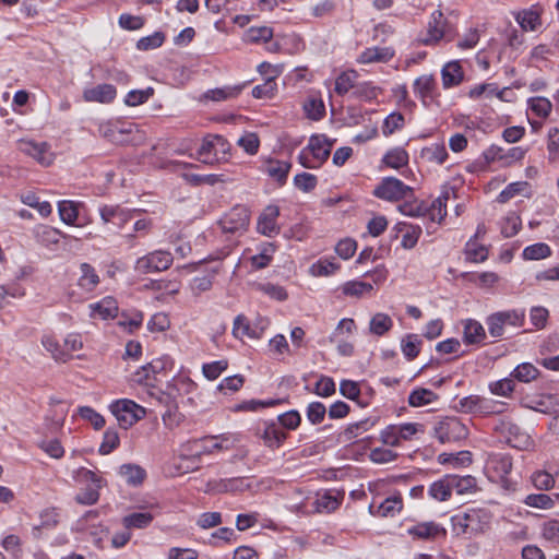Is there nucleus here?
I'll return each mask as SVG.
<instances>
[{"label":"nucleus","instance_id":"obj_1","mask_svg":"<svg viewBox=\"0 0 559 559\" xmlns=\"http://www.w3.org/2000/svg\"><path fill=\"white\" fill-rule=\"evenodd\" d=\"M492 513L485 508H471L452 516L453 532L469 537L484 534L490 528Z\"/></svg>","mask_w":559,"mask_h":559},{"label":"nucleus","instance_id":"obj_2","mask_svg":"<svg viewBox=\"0 0 559 559\" xmlns=\"http://www.w3.org/2000/svg\"><path fill=\"white\" fill-rule=\"evenodd\" d=\"M334 142L324 134L311 135L298 155L300 165L309 169L320 168L329 158Z\"/></svg>","mask_w":559,"mask_h":559},{"label":"nucleus","instance_id":"obj_3","mask_svg":"<svg viewBox=\"0 0 559 559\" xmlns=\"http://www.w3.org/2000/svg\"><path fill=\"white\" fill-rule=\"evenodd\" d=\"M525 322L524 309H511L491 313L486 319L489 334L492 337H502L504 334V326L522 328Z\"/></svg>","mask_w":559,"mask_h":559},{"label":"nucleus","instance_id":"obj_4","mask_svg":"<svg viewBox=\"0 0 559 559\" xmlns=\"http://www.w3.org/2000/svg\"><path fill=\"white\" fill-rule=\"evenodd\" d=\"M109 409L124 429L134 425L146 414L144 407L128 399L112 402Z\"/></svg>","mask_w":559,"mask_h":559},{"label":"nucleus","instance_id":"obj_5","mask_svg":"<svg viewBox=\"0 0 559 559\" xmlns=\"http://www.w3.org/2000/svg\"><path fill=\"white\" fill-rule=\"evenodd\" d=\"M174 258L169 251L155 250L139 258L134 270L140 274H150L166 271L173 264Z\"/></svg>","mask_w":559,"mask_h":559},{"label":"nucleus","instance_id":"obj_6","mask_svg":"<svg viewBox=\"0 0 559 559\" xmlns=\"http://www.w3.org/2000/svg\"><path fill=\"white\" fill-rule=\"evenodd\" d=\"M435 436L441 443L464 440L468 436L467 427L456 417H445L435 427Z\"/></svg>","mask_w":559,"mask_h":559},{"label":"nucleus","instance_id":"obj_7","mask_svg":"<svg viewBox=\"0 0 559 559\" xmlns=\"http://www.w3.org/2000/svg\"><path fill=\"white\" fill-rule=\"evenodd\" d=\"M267 325L269 320L265 318L258 317L257 320L251 323L245 314H238L234 319L231 333L235 338L240 341L245 337L261 338Z\"/></svg>","mask_w":559,"mask_h":559},{"label":"nucleus","instance_id":"obj_8","mask_svg":"<svg viewBox=\"0 0 559 559\" xmlns=\"http://www.w3.org/2000/svg\"><path fill=\"white\" fill-rule=\"evenodd\" d=\"M254 433L266 448L273 450L280 448L287 438V433L281 429V424L275 420L259 423Z\"/></svg>","mask_w":559,"mask_h":559},{"label":"nucleus","instance_id":"obj_9","mask_svg":"<svg viewBox=\"0 0 559 559\" xmlns=\"http://www.w3.org/2000/svg\"><path fill=\"white\" fill-rule=\"evenodd\" d=\"M218 225L226 234L245 231L249 225V212L246 207L237 205L219 219Z\"/></svg>","mask_w":559,"mask_h":559},{"label":"nucleus","instance_id":"obj_10","mask_svg":"<svg viewBox=\"0 0 559 559\" xmlns=\"http://www.w3.org/2000/svg\"><path fill=\"white\" fill-rule=\"evenodd\" d=\"M412 192V188L402 180L388 177L374 189V195L385 201H399Z\"/></svg>","mask_w":559,"mask_h":559},{"label":"nucleus","instance_id":"obj_11","mask_svg":"<svg viewBox=\"0 0 559 559\" xmlns=\"http://www.w3.org/2000/svg\"><path fill=\"white\" fill-rule=\"evenodd\" d=\"M457 409L461 413L473 415H489L498 413L497 403L479 395H468L459 401Z\"/></svg>","mask_w":559,"mask_h":559},{"label":"nucleus","instance_id":"obj_12","mask_svg":"<svg viewBox=\"0 0 559 559\" xmlns=\"http://www.w3.org/2000/svg\"><path fill=\"white\" fill-rule=\"evenodd\" d=\"M406 532L414 540L431 542L439 537L444 538L447 536V530L433 521L415 523L407 527Z\"/></svg>","mask_w":559,"mask_h":559},{"label":"nucleus","instance_id":"obj_13","mask_svg":"<svg viewBox=\"0 0 559 559\" xmlns=\"http://www.w3.org/2000/svg\"><path fill=\"white\" fill-rule=\"evenodd\" d=\"M19 150L34 158L41 166H49L53 162V154L46 142L21 140L19 141Z\"/></svg>","mask_w":559,"mask_h":559},{"label":"nucleus","instance_id":"obj_14","mask_svg":"<svg viewBox=\"0 0 559 559\" xmlns=\"http://www.w3.org/2000/svg\"><path fill=\"white\" fill-rule=\"evenodd\" d=\"M512 469L511 456L503 453L489 455L486 462V471L493 480L506 483L507 475Z\"/></svg>","mask_w":559,"mask_h":559},{"label":"nucleus","instance_id":"obj_15","mask_svg":"<svg viewBox=\"0 0 559 559\" xmlns=\"http://www.w3.org/2000/svg\"><path fill=\"white\" fill-rule=\"evenodd\" d=\"M290 168L289 162L269 157L263 160L261 170L282 187L287 181Z\"/></svg>","mask_w":559,"mask_h":559},{"label":"nucleus","instance_id":"obj_16","mask_svg":"<svg viewBox=\"0 0 559 559\" xmlns=\"http://www.w3.org/2000/svg\"><path fill=\"white\" fill-rule=\"evenodd\" d=\"M134 211L121 207L120 205H103L99 215L104 224H112L122 228L130 219Z\"/></svg>","mask_w":559,"mask_h":559},{"label":"nucleus","instance_id":"obj_17","mask_svg":"<svg viewBox=\"0 0 559 559\" xmlns=\"http://www.w3.org/2000/svg\"><path fill=\"white\" fill-rule=\"evenodd\" d=\"M280 216V207L276 205L266 206L258 219V230L264 236L272 237L280 233L277 217Z\"/></svg>","mask_w":559,"mask_h":559},{"label":"nucleus","instance_id":"obj_18","mask_svg":"<svg viewBox=\"0 0 559 559\" xmlns=\"http://www.w3.org/2000/svg\"><path fill=\"white\" fill-rule=\"evenodd\" d=\"M117 95V90L112 84H98L96 86L85 88L83 99L88 103L109 104Z\"/></svg>","mask_w":559,"mask_h":559},{"label":"nucleus","instance_id":"obj_19","mask_svg":"<svg viewBox=\"0 0 559 559\" xmlns=\"http://www.w3.org/2000/svg\"><path fill=\"white\" fill-rule=\"evenodd\" d=\"M90 309L93 319L109 320L117 317L119 307L114 297L107 296L97 302L91 304Z\"/></svg>","mask_w":559,"mask_h":559},{"label":"nucleus","instance_id":"obj_20","mask_svg":"<svg viewBox=\"0 0 559 559\" xmlns=\"http://www.w3.org/2000/svg\"><path fill=\"white\" fill-rule=\"evenodd\" d=\"M133 130V126L128 128L119 126L118 123L105 122L99 126V133L103 138L112 143L123 144L130 142L127 138Z\"/></svg>","mask_w":559,"mask_h":559},{"label":"nucleus","instance_id":"obj_21","mask_svg":"<svg viewBox=\"0 0 559 559\" xmlns=\"http://www.w3.org/2000/svg\"><path fill=\"white\" fill-rule=\"evenodd\" d=\"M33 235L39 245L47 248H51L58 245L61 238L68 237L67 235L62 234L59 229L43 224L37 225L33 229Z\"/></svg>","mask_w":559,"mask_h":559},{"label":"nucleus","instance_id":"obj_22","mask_svg":"<svg viewBox=\"0 0 559 559\" xmlns=\"http://www.w3.org/2000/svg\"><path fill=\"white\" fill-rule=\"evenodd\" d=\"M463 342L466 345H479L486 338V332L480 322L474 319H465L462 321Z\"/></svg>","mask_w":559,"mask_h":559},{"label":"nucleus","instance_id":"obj_23","mask_svg":"<svg viewBox=\"0 0 559 559\" xmlns=\"http://www.w3.org/2000/svg\"><path fill=\"white\" fill-rule=\"evenodd\" d=\"M395 229L402 234L401 247L411 250L416 247L421 236V227L406 222H399Z\"/></svg>","mask_w":559,"mask_h":559},{"label":"nucleus","instance_id":"obj_24","mask_svg":"<svg viewBox=\"0 0 559 559\" xmlns=\"http://www.w3.org/2000/svg\"><path fill=\"white\" fill-rule=\"evenodd\" d=\"M464 71L460 61L453 60L445 63L441 70V80L444 88H451L462 83Z\"/></svg>","mask_w":559,"mask_h":559},{"label":"nucleus","instance_id":"obj_25","mask_svg":"<svg viewBox=\"0 0 559 559\" xmlns=\"http://www.w3.org/2000/svg\"><path fill=\"white\" fill-rule=\"evenodd\" d=\"M343 500V495L337 491L328 490L318 493L314 501V510L319 513H330L335 511Z\"/></svg>","mask_w":559,"mask_h":559},{"label":"nucleus","instance_id":"obj_26","mask_svg":"<svg viewBox=\"0 0 559 559\" xmlns=\"http://www.w3.org/2000/svg\"><path fill=\"white\" fill-rule=\"evenodd\" d=\"M394 57V50L390 47H370L366 48L358 57L357 61L362 64L373 62H388Z\"/></svg>","mask_w":559,"mask_h":559},{"label":"nucleus","instance_id":"obj_27","mask_svg":"<svg viewBox=\"0 0 559 559\" xmlns=\"http://www.w3.org/2000/svg\"><path fill=\"white\" fill-rule=\"evenodd\" d=\"M452 491L451 475H445L433 481L428 488L429 497L440 502L448 501L452 496Z\"/></svg>","mask_w":559,"mask_h":559},{"label":"nucleus","instance_id":"obj_28","mask_svg":"<svg viewBox=\"0 0 559 559\" xmlns=\"http://www.w3.org/2000/svg\"><path fill=\"white\" fill-rule=\"evenodd\" d=\"M444 24L442 12L439 10L435 11L431 14L427 37L423 39V44L431 45L438 43L444 36Z\"/></svg>","mask_w":559,"mask_h":559},{"label":"nucleus","instance_id":"obj_29","mask_svg":"<svg viewBox=\"0 0 559 559\" xmlns=\"http://www.w3.org/2000/svg\"><path fill=\"white\" fill-rule=\"evenodd\" d=\"M450 198V191H443L436 200L432 201L430 206H426V215L429 216L431 222L441 224L447 216V202Z\"/></svg>","mask_w":559,"mask_h":559},{"label":"nucleus","instance_id":"obj_30","mask_svg":"<svg viewBox=\"0 0 559 559\" xmlns=\"http://www.w3.org/2000/svg\"><path fill=\"white\" fill-rule=\"evenodd\" d=\"M402 508L403 501L401 496H392L381 502L376 510H373V506H370L369 510L376 516L388 518L397 514Z\"/></svg>","mask_w":559,"mask_h":559},{"label":"nucleus","instance_id":"obj_31","mask_svg":"<svg viewBox=\"0 0 559 559\" xmlns=\"http://www.w3.org/2000/svg\"><path fill=\"white\" fill-rule=\"evenodd\" d=\"M80 276L78 278V285L86 293L93 292L99 284V276L96 270L88 263H82L80 265Z\"/></svg>","mask_w":559,"mask_h":559},{"label":"nucleus","instance_id":"obj_32","mask_svg":"<svg viewBox=\"0 0 559 559\" xmlns=\"http://www.w3.org/2000/svg\"><path fill=\"white\" fill-rule=\"evenodd\" d=\"M221 449L222 444L213 437L189 442V450L193 452L192 455L195 457H200L203 454H211Z\"/></svg>","mask_w":559,"mask_h":559},{"label":"nucleus","instance_id":"obj_33","mask_svg":"<svg viewBox=\"0 0 559 559\" xmlns=\"http://www.w3.org/2000/svg\"><path fill=\"white\" fill-rule=\"evenodd\" d=\"M436 90V80L431 74H425L417 78L414 82V93L424 102L430 98Z\"/></svg>","mask_w":559,"mask_h":559},{"label":"nucleus","instance_id":"obj_34","mask_svg":"<svg viewBox=\"0 0 559 559\" xmlns=\"http://www.w3.org/2000/svg\"><path fill=\"white\" fill-rule=\"evenodd\" d=\"M213 134L206 135L197 151L195 158L201 163L212 165L216 162L215 158V140Z\"/></svg>","mask_w":559,"mask_h":559},{"label":"nucleus","instance_id":"obj_35","mask_svg":"<svg viewBox=\"0 0 559 559\" xmlns=\"http://www.w3.org/2000/svg\"><path fill=\"white\" fill-rule=\"evenodd\" d=\"M154 520L151 512H134L123 516L122 524L127 530L130 528H146Z\"/></svg>","mask_w":559,"mask_h":559},{"label":"nucleus","instance_id":"obj_36","mask_svg":"<svg viewBox=\"0 0 559 559\" xmlns=\"http://www.w3.org/2000/svg\"><path fill=\"white\" fill-rule=\"evenodd\" d=\"M438 400V395L425 388H418L408 395V404L413 407H420L433 403Z\"/></svg>","mask_w":559,"mask_h":559},{"label":"nucleus","instance_id":"obj_37","mask_svg":"<svg viewBox=\"0 0 559 559\" xmlns=\"http://www.w3.org/2000/svg\"><path fill=\"white\" fill-rule=\"evenodd\" d=\"M539 374L540 371L531 362H522L511 372V377L523 383L536 380Z\"/></svg>","mask_w":559,"mask_h":559},{"label":"nucleus","instance_id":"obj_38","mask_svg":"<svg viewBox=\"0 0 559 559\" xmlns=\"http://www.w3.org/2000/svg\"><path fill=\"white\" fill-rule=\"evenodd\" d=\"M383 164L393 169H400L408 163V153L402 147H394L385 153Z\"/></svg>","mask_w":559,"mask_h":559},{"label":"nucleus","instance_id":"obj_39","mask_svg":"<svg viewBox=\"0 0 559 559\" xmlns=\"http://www.w3.org/2000/svg\"><path fill=\"white\" fill-rule=\"evenodd\" d=\"M119 474L129 485H141L145 478V471L135 464H123L120 466Z\"/></svg>","mask_w":559,"mask_h":559},{"label":"nucleus","instance_id":"obj_40","mask_svg":"<svg viewBox=\"0 0 559 559\" xmlns=\"http://www.w3.org/2000/svg\"><path fill=\"white\" fill-rule=\"evenodd\" d=\"M451 483L453 490H455L457 495L472 493L475 492L477 489V480L475 477L471 475H451Z\"/></svg>","mask_w":559,"mask_h":559},{"label":"nucleus","instance_id":"obj_41","mask_svg":"<svg viewBox=\"0 0 559 559\" xmlns=\"http://www.w3.org/2000/svg\"><path fill=\"white\" fill-rule=\"evenodd\" d=\"M358 78V73L355 70H347L342 72L335 80L334 91L338 95H345L352 88L355 90V82Z\"/></svg>","mask_w":559,"mask_h":559},{"label":"nucleus","instance_id":"obj_42","mask_svg":"<svg viewBox=\"0 0 559 559\" xmlns=\"http://www.w3.org/2000/svg\"><path fill=\"white\" fill-rule=\"evenodd\" d=\"M393 326L391 317L386 313H376L369 324L370 332L374 335L382 336L389 332Z\"/></svg>","mask_w":559,"mask_h":559},{"label":"nucleus","instance_id":"obj_43","mask_svg":"<svg viewBox=\"0 0 559 559\" xmlns=\"http://www.w3.org/2000/svg\"><path fill=\"white\" fill-rule=\"evenodd\" d=\"M421 341L417 334H406L401 342V349L407 360L415 359L420 352Z\"/></svg>","mask_w":559,"mask_h":559},{"label":"nucleus","instance_id":"obj_44","mask_svg":"<svg viewBox=\"0 0 559 559\" xmlns=\"http://www.w3.org/2000/svg\"><path fill=\"white\" fill-rule=\"evenodd\" d=\"M175 367V361L169 355L153 359L146 366H143L144 371H152L153 376L166 373L171 371Z\"/></svg>","mask_w":559,"mask_h":559},{"label":"nucleus","instance_id":"obj_45","mask_svg":"<svg viewBox=\"0 0 559 559\" xmlns=\"http://www.w3.org/2000/svg\"><path fill=\"white\" fill-rule=\"evenodd\" d=\"M421 156L430 163L443 164L448 158V152L443 144L433 143L421 150Z\"/></svg>","mask_w":559,"mask_h":559},{"label":"nucleus","instance_id":"obj_46","mask_svg":"<svg viewBox=\"0 0 559 559\" xmlns=\"http://www.w3.org/2000/svg\"><path fill=\"white\" fill-rule=\"evenodd\" d=\"M78 206L79 203H75L74 201H60L58 203V211L61 221L68 225H74L79 215Z\"/></svg>","mask_w":559,"mask_h":559},{"label":"nucleus","instance_id":"obj_47","mask_svg":"<svg viewBox=\"0 0 559 559\" xmlns=\"http://www.w3.org/2000/svg\"><path fill=\"white\" fill-rule=\"evenodd\" d=\"M522 255L525 260H542L551 255V249L547 243L537 242L531 246H527Z\"/></svg>","mask_w":559,"mask_h":559},{"label":"nucleus","instance_id":"obj_48","mask_svg":"<svg viewBox=\"0 0 559 559\" xmlns=\"http://www.w3.org/2000/svg\"><path fill=\"white\" fill-rule=\"evenodd\" d=\"M380 92V87L373 85L372 82H361L356 84L353 94L359 99L371 102L378 97Z\"/></svg>","mask_w":559,"mask_h":559},{"label":"nucleus","instance_id":"obj_49","mask_svg":"<svg viewBox=\"0 0 559 559\" xmlns=\"http://www.w3.org/2000/svg\"><path fill=\"white\" fill-rule=\"evenodd\" d=\"M340 269V264L329 259H320L310 266L313 276H330Z\"/></svg>","mask_w":559,"mask_h":559},{"label":"nucleus","instance_id":"obj_50","mask_svg":"<svg viewBox=\"0 0 559 559\" xmlns=\"http://www.w3.org/2000/svg\"><path fill=\"white\" fill-rule=\"evenodd\" d=\"M41 344L48 350L52 357L58 361H67L69 359V355L64 349L61 348L59 342L56 337L51 335H45L41 338Z\"/></svg>","mask_w":559,"mask_h":559},{"label":"nucleus","instance_id":"obj_51","mask_svg":"<svg viewBox=\"0 0 559 559\" xmlns=\"http://www.w3.org/2000/svg\"><path fill=\"white\" fill-rule=\"evenodd\" d=\"M373 287L371 284L360 281L346 282L342 287L344 295L354 297H361L362 295L370 293Z\"/></svg>","mask_w":559,"mask_h":559},{"label":"nucleus","instance_id":"obj_52","mask_svg":"<svg viewBox=\"0 0 559 559\" xmlns=\"http://www.w3.org/2000/svg\"><path fill=\"white\" fill-rule=\"evenodd\" d=\"M237 144L249 155H255L260 147V139L254 132H247L240 136Z\"/></svg>","mask_w":559,"mask_h":559},{"label":"nucleus","instance_id":"obj_53","mask_svg":"<svg viewBox=\"0 0 559 559\" xmlns=\"http://www.w3.org/2000/svg\"><path fill=\"white\" fill-rule=\"evenodd\" d=\"M153 94L154 90L152 87H147L145 90H132L126 95L124 103L132 107L139 106L147 102Z\"/></svg>","mask_w":559,"mask_h":559},{"label":"nucleus","instance_id":"obj_54","mask_svg":"<svg viewBox=\"0 0 559 559\" xmlns=\"http://www.w3.org/2000/svg\"><path fill=\"white\" fill-rule=\"evenodd\" d=\"M78 413L84 420L90 421L96 430L105 426V418L90 406L79 407Z\"/></svg>","mask_w":559,"mask_h":559},{"label":"nucleus","instance_id":"obj_55","mask_svg":"<svg viewBox=\"0 0 559 559\" xmlns=\"http://www.w3.org/2000/svg\"><path fill=\"white\" fill-rule=\"evenodd\" d=\"M531 110L538 117L546 118L551 111L552 105L546 97H533L528 100Z\"/></svg>","mask_w":559,"mask_h":559},{"label":"nucleus","instance_id":"obj_56","mask_svg":"<svg viewBox=\"0 0 559 559\" xmlns=\"http://www.w3.org/2000/svg\"><path fill=\"white\" fill-rule=\"evenodd\" d=\"M165 40V35L162 32H155L152 35L142 37L136 43V48L139 50H150L158 48L163 45Z\"/></svg>","mask_w":559,"mask_h":559},{"label":"nucleus","instance_id":"obj_57","mask_svg":"<svg viewBox=\"0 0 559 559\" xmlns=\"http://www.w3.org/2000/svg\"><path fill=\"white\" fill-rule=\"evenodd\" d=\"M228 367L227 360H216L209 364H204L202 372L209 380L217 379Z\"/></svg>","mask_w":559,"mask_h":559},{"label":"nucleus","instance_id":"obj_58","mask_svg":"<svg viewBox=\"0 0 559 559\" xmlns=\"http://www.w3.org/2000/svg\"><path fill=\"white\" fill-rule=\"evenodd\" d=\"M239 94V88L237 87H221L210 90L204 94L206 99H211L213 102H222L228 98L235 97Z\"/></svg>","mask_w":559,"mask_h":559},{"label":"nucleus","instance_id":"obj_59","mask_svg":"<svg viewBox=\"0 0 559 559\" xmlns=\"http://www.w3.org/2000/svg\"><path fill=\"white\" fill-rule=\"evenodd\" d=\"M326 414V408L321 402H311L307 406L306 415L312 425L321 424Z\"/></svg>","mask_w":559,"mask_h":559},{"label":"nucleus","instance_id":"obj_60","mask_svg":"<svg viewBox=\"0 0 559 559\" xmlns=\"http://www.w3.org/2000/svg\"><path fill=\"white\" fill-rule=\"evenodd\" d=\"M258 288L260 292H262L263 294L267 295L270 298L277 300V301H284L288 297L286 289L280 285L264 283V284H259Z\"/></svg>","mask_w":559,"mask_h":559},{"label":"nucleus","instance_id":"obj_61","mask_svg":"<svg viewBox=\"0 0 559 559\" xmlns=\"http://www.w3.org/2000/svg\"><path fill=\"white\" fill-rule=\"evenodd\" d=\"M404 126V117L401 112L390 114L383 121L382 132L390 135Z\"/></svg>","mask_w":559,"mask_h":559},{"label":"nucleus","instance_id":"obj_62","mask_svg":"<svg viewBox=\"0 0 559 559\" xmlns=\"http://www.w3.org/2000/svg\"><path fill=\"white\" fill-rule=\"evenodd\" d=\"M294 183L299 190L310 192L317 187L318 180L312 174L301 173L294 177Z\"/></svg>","mask_w":559,"mask_h":559},{"label":"nucleus","instance_id":"obj_63","mask_svg":"<svg viewBox=\"0 0 559 559\" xmlns=\"http://www.w3.org/2000/svg\"><path fill=\"white\" fill-rule=\"evenodd\" d=\"M516 21L524 31H535L539 24V15L533 11H523L516 15Z\"/></svg>","mask_w":559,"mask_h":559},{"label":"nucleus","instance_id":"obj_64","mask_svg":"<svg viewBox=\"0 0 559 559\" xmlns=\"http://www.w3.org/2000/svg\"><path fill=\"white\" fill-rule=\"evenodd\" d=\"M307 116L313 120H319L324 116L325 108L321 99L309 98L304 105Z\"/></svg>","mask_w":559,"mask_h":559}]
</instances>
